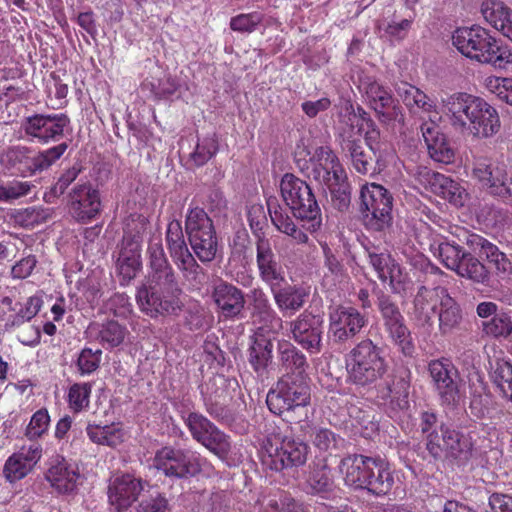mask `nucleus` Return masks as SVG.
<instances>
[{"mask_svg": "<svg viewBox=\"0 0 512 512\" xmlns=\"http://www.w3.org/2000/svg\"><path fill=\"white\" fill-rule=\"evenodd\" d=\"M410 389V372L405 370L394 377L392 382L379 385L377 398L381 404L389 406L392 410H405L409 406L408 396Z\"/></svg>", "mask_w": 512, "mask_h": 512, "instance_id": "nucleus-31", "label": "nucleus"}, {"mask_svg": "<svg viewBox=\"0 0 512 512\" xmlns=\"http://www.w3.org/2000/svg\"><path fill=\"white\" fill-rule=\"evenodd\" d=\"M393 197L382 185L367 183L360 190V213L367 229L383 231L392 221Z\"/></svg>", "mask_w": 512, "mask_h": 512, "instance_id": "nucleus-9", "label": "nucleus"}, {"mask_svg": "<svg viewBox=\"0 0 512 512\" xmlns=\"http://www.w3.org/2000/svg\"><path fill=\"white\" fill-rule=\"evenodd\" d=\"M256 265L260 279L267 284L270 289L273 286H279L285 280L282 266L277 261L276 254L272 249L269 238L260 235L256 240Z\"/></svg>", "mask_w": 512, "mask_h": 512, "instance_id": "nucleus-24", "label": "nucleus"}, {"mask_svg": "<svg viewBox=\"0 0 512 512\" xmlns=\"http://www.w3.org/2000/svg\"><path fill=\"white\" fill-rule=\"evenodd\" d=\"M277 352L279 363L285 370V375L302 377L307 379L309 367L305 354L295 347L290 341L282 339L278 341Z\"/></svg>", "mask_w": 512, "mask_h": 512, "instance_id": "nucleus-40", "label": "nucleus"}, {"mask_svg": "<svg viewBox=\"0 0 512 512\" xmlns=\"http://www.w3.org/2000/svg\"><path fill=\"white\" fill-rule=\"evenodd\" d=\"M333 481L330 471L326 465L315 469L308 479V489L312 494L320 495L322 498H329L333 491Z\"/></svg>", "mask_w": 512, "mask_h": 512, "instance_id": "nucleus-53", "label": "nucleus"}, {"mask_svg": "<svg viewBox=\"0 0 512 512\" xmlns=\"http://www.w3.org/2000/svg\"><path fill=\"white\" fill-rule=\"evenodd\" d=\"M128 334L127 328L117 321L110 320L98 327L97 339L105 349L118 347Z\"/></svg>", "mask_w": 512, "mask_h": 512, "instance_id": "nucleus-48", "label": "nucleus"}, {"mask_svg": "<svg viewBox=\"0 0 512 512\" xmlns=\"http://www.w3.org/2000/svg\"><path fill=\"white\" fill-rule=\"evenodd\" d=\"M42 456V447L38 443L23 446L13 453L5 462L3 473L9 482H16L26 477Z\"/></svg>", "mask_w": 512, "mask_h": 512, "instance_id": "nucleus-26", "label": "nucleus"}, {"mask_svg": "<svg viewBox=\"0 0 512 512\" xmlns=\"http://www.w3.org/2000/svg\"><path fill=\"white\" fill-rule=\"evenodd\" d=\"M141 238L138 235L125 236L117 259L120 284L127 285L141 269Z\"/></svg>", "mask_w": 512, "mask_h": 512, "instance_id": "nucleus-28", "label": "nucleus"}, {"mask_svg": "<svg viewBox=\"0 0 512 512\" xmlns=\"http://www.w3.org/2000/svg\"><path fill=\"white\" fill-rule=\"evenodd\" d=\"M217 151L218 143L215 135H208L199 140L195 150L190 155V159L196 166H203Z\"/></svg>", "mask_w": 512, "mask_h": 512, "instance_id": "nucleus-60", "label": "nucleus"}, {"mask_svg": "<svg viewBox=\"0 0 512 512\" xmlns=\"http://www.w3.org/2000/svg\"><path fill=\"white\" fill-rule=\"evenodd\" d=\"M480 11L484 20L499 32L512 17V9L501 0H483Z\"/></svg>", "mask_w": 512, "mask_h": 512, "instance_id": "nucleus-42", "label": "nucleus"}, {"mask_svg": "<svg viewBox=\"0 0 512 512\" xmlns=\"http://www.w3.org/2000/svg\"><path fill=\"white\" fill-rule=\"evenodd\" d=\"M280 191L286 206L301 222V227L296 225L276 197H269L266 201L271 222L279 232L290 237L295 244H306L309 237L303 228L314 233L322 225L321 211L316 198L305 181L289 173L282 177Z\"/></svg>", "mask_w": 512, "mask_h": 512, "instance_id": "nucleus-1", "label": "nucleus"}, {"mask_svg": "<svg viewBox=\"0 0 512 512\" xmlns=\"http://www.w3.org/2000/svg\"><path fill=\"white\" fill-rule=\"evenodd\" d=\"M311 390L308 379L283 375L267 394L266 403L269 410L281 415L310 404Z\"/></svg>", "mask_w": 512, "mask_h": 512, "instance_id": "nucleus-10", "label": "nucleus"}, {"mask_svg": "<svg viewBox=\"0 0 512 512\" xmlns=\"http://www.w3.org/2000/svg\"><path fill=\"white\" fill-rule=\"evenodd\" d=\"M249 299L256 328L265 327L273 335H277L283 328V321L272 308L266 293L260 288H254L250 291Z\"/></svg>", "mask_w": 512, "mask_h": 512, "instance_id": "nucleus-32", "label": "nucleus"}, {"mask_svg": "<svg viewBox=\"0 0 512 512\" xmlns=\"http://www.w3.org/2000/svg\"><path fill=\"white\" fill-rule=\"evenodd\" d=\"M46 479L57 493L64 495L77 493L83 481L78 465L64 458L56 460L49 467Z\"/></svg>", "mask_w": 512, "mask_h": 512, "instance_id": "nucleus-25", "label": "nucleus"}, {"mask_svg": "<svg viewBox=\"0 0 512 512\" xmlns=\"http://www.w3.org/2000/svg\"><path fill=\"white\" fill-rule=\"evenodd\" d=\"M50 216L49 209L33 206L24 209H18L13 214L16 224L24 228H34L44 223Z\"/></svg>", "mask_w": 512, "mask_h": 512, "instance_id": "nucleus-54", "label": "nucleus"}, {"mask_svg": "<svg viewBox=\"0 0 512 512\" xmlns=\"http://www.w3.org/2000/svg\"><path fill=\"white\" fill-rule=\"evenodd\" d=\"M421 132L431 158L440 163H451L454 151L435 120L424 122L421 125Z\"/></svg>", "mask_w": 512, "mask_h": 512, "instance_id": "nucleus-36", "label": "nucleus"}, {"mask_svg": "<svg viewBox=\"0 0 512 512\" xmlns=\"http://www.w3.org/2000/svg\"><path fill=\"white\" fill-rule=\"evenodd\" d=\"M185 230L191 248L198 259L203 263L211 262L217 253V237L213 222L204 209L189 208Z\"/></svg>", "mask_w": 512, "mask_h": 512, "instance_id": "nucleus-12", "label": "nucleus"}, {"mask_svg": "<svg viewBox=\"0 0 512 512\" xmlns=\"http://www.w3.org/2000/svg\"><path fill=\"white\" fill-rule=\"evenodd\" d=\"M266 432L267 435L260 451V458L264 466L271 470L281 471L285 468L305 464L308 455L306 443L286 435L274 424H269Z\"/></svg>", "mask_w": 512, "mask_h": 512, "instance_id": "nucleus-6", "label": "nucleus"}, {"mask_svg": "<svg viewBox=\"0 0 512 512\" xmlns=\"http://www.w3.org/2000/svg\"><path fill=\"white\" fill-rule=\"evenodd\" d=\"M68 145L65 142L39 152L33 157L27 158L28 170L31 173L43 171L52 166L66 152Z\"/></svg>", "mask_w": 512, "mask_h": 512, "instance_id": "nucleus-49", "label": "nucleus"}, {"mask_svg": "<svg viewBox=\"0 0 512 512\" xmlns=\"http://www.w3.org/2000/svg\"><path fill=\"white\" fill-rule=\"evenodd\" d=\"M70 128V119L64 113L34 114L22 123L29 140L47 144L61 140Z\"/></svg>", "mask_w": 512, "mask_h": 512, "instance_id": "nucleus-15", "label": "nucleus"}, {"mask_svg": "<svg viewBox=\"0 0 512 512\" xmlns=\"http://www.w3.org/2000/svg\"><path fill=\"white\" fill-rule=\"evenodd\" d=\"M275 337L265 327H257L254 335V341L250 348L249 362L259 376L267 372L268 365L272 361L273 343Z\"/></svg>", "mask_w": 512, "mask_h": 512, "instance_id": "nucleus-37", "label": "nucleus"}, {"mask_svg": "<svg viewBox=\"0 0 512 512\" xmlns=\"http://www.w3.org/2000/svg\"><path fill=\"white\" fill-rule=\"evenodd\" d=\"M479 385L471 391L470 411L475 417L490 418L493 411V397L486 391V386L481 379Z\"/></svg>", "mask_w": 512, "mask_h": 512, "instance_id": "nucleus-47", "label": "nucleus"}, {"mask_svg": "<svg viewBox=\"0 0 512 512\" xmlns=\"http://www.w3.org/2000/svg\"><path fill=\"white\" fill-rule=\"evenodd\" d=\"M466 132L478 139H488L495 136L501 129L498 110L483 101Z\"/></svg>", "mask_w": 512, "mask_h": 512, "instance_id": "nucleus-35", "label": "nucleus"}, {"mask_svg": "<svg viewBox=\"0 0 512 512\" xmlns=\"http://www.w3.org/2000/svg\"><path fill=\"white\" fill-rule=\"evenodd\" d=\"M185 425L194 440L205 446L219 458H224L230 451L228 436L220 431L211 421L200 413L190 412L182 415Z\"/></svg>", "mask_w": 512, "mask_h": 512, "instance_id": "nucleus-16", "label": "nucleus"}, {"mask_svg": "<svg viewBox=\"0 0 512 512\" xmlns=\"http://www.w3.org/2000/svg\"><path fill=\"white\" fill-rule=\"evenodd\" d=\"M359 89L366 95L371 107L383 121L397 118L399 108L388 88L370 76H363L359 79Z\"/></svg>", "mask_w": 512, "mask_h": 512, "instance_id": "nucleus-23", "label": "nucleus"}, {"mask_svg": "<svg viewBox=\"0 0 512 512\" xmlns=\"http://www.w3.org/2000/svg\"><path fill=\"white\" fill-rule=\"evenodd\" d=\"M483 331L493 337H509L512 334V319L504 312L495 314L483 322Z\"/></svg>", "mask_w": 512, "mask_h": 512, "instance_id": "nucleus-59", "label": "nucleus"}, {"mask_svg": "<svg viewBox=\"0 0 512 512\" xmlns=\"http://www.w3.org/2000/svg\"><path fill=\"white\" fill-rule=\"evenodd\" d=\"M490 376L503 397L512 400V364L504 359L495 360Z\"/></svg>", "mask_w": 512, "mask_h": 512, "instance_id": "nucleus-46", "label": "nucleus"}, {"mask_svg": "<svg viewBox=\"0 0 512 512\" xmlns=\"http://www.w3.org/2000/svg\"><path fill=\"white\" fill-rule=\"evenodd\" d=\"M49 425L50 415L48 410L41 408L32 415L26 427L25 435L29 440H37L48 431Z\"/></svg>", "mask_w": 512, "mask_h": 512, "instance_id": "nucleus-62", "label": "nucleus"}, {"mask_svg": "<svg viewBox=\"0 0 512 512\" xmlns=\"http://www.w3.org/2000/svg\"><path fill=\"white\" fill-rule=\"evenodd\" d=\"M91 392L92 383L82 382L71 385L67 395V402L70 410L74 413H80L88 409Z\"/></svg>", "mask_w": 512, "mask_h": 512, "instance_id": "nucleus-52", "label": "nucleus"}, {"mask_svg": "<svg viewBox=\"0 0 512 512\" xmlns=\"http://www.w3.org/2000/svg\"><path fill=\"white\" fill-rule=\"evenodd\" d=\"M484 100L472 94L458 92L443 100V107L451 125L461 132H466Z\"/></svg>", "mask_w": 512, "mask_h": 512, "instance_id": "nucleus-21", "label": "nucleus"}, {"mask_svg": "<svg viewBox=\"0 0 512 512\" xmlns=\"http://www.w3.org/2000/svg\"><path fill=\"white\" fill-rule=\"evenodd\" d=\"M471 176L493 195L507 198L512 195V181L508 179L504 165L488 157H475Z\"/></svg>", "mask_w": 512, "mask_h": 512, "instance_id": "nucleus-17", "label": "nucleus"}, {"mask_svg": "<svg viewBox=\"0 0 512 512\" xmlns=\"http://www.w3.org/2000/svg\"><path fill=\"white\" fill-rule=\"evenodd\" d=\"M422 181L437 196L448 201L456 207H462L468 200L469 194L466 188L457 180L444 174L424 169L420 172Z\"/></svg>", "mask_w": 512, "mask_h": 512, "instance_id": "nucleus-22", "label": "nucleus"}, {"mask_svg": "<svg viewBox=\"0 0 512 512\" xmlns=\"http://www.w3.org/2000/svg\"><path fill=\"white\" fill-rule=\"evenodd\" d=\"M212 299L217 306L220 316L225 319L238 317L244 308V295L240 289L221 281L213 288Z\"/></svg>", "mask_w": 512, "mask_h": 512, "instance_id": "nucleus-33", "label": "nucleus"}, {"mask_svg": "<svg viewBox=\"0 0 512 512\" xmlns=\"http://www.w3.org/2000/svg\"><path fill=\"white\" fill-rule=\"evenodd\" d=\"M68 205L71 216L87 224L101 212L100 192L90 183L77 184L69 192Z\"/></svg>", "mask_w": 512, "mask_h": 512, "instance_id": "nucleus-20", "label": "nucleus"}, {"mask_svg": "<svg viewBox=\"0 0 512 512\" xmlns=\"http://www.w3.org/2000/svg\"><path fill=\"white\" fill-rule=\"evenodd\" d=\"M484 86L500 101L512 106V78L491 75L484 79Z\"/></svg>", "mask_w": 512, "mask_h": 512, "instance_id": "nucleus-57", "label": "nucleus"}, {"mask_svg": "<svg viewBox=\"0 0 512 512\" xmlns=\"http://www.w3.org/2000/svg\"><path fill=\"white\" fill-rule=\"evenodd\" d=\"M428 372L441 404L456 407L464 398L461 379L457 368L449 358L433 359L428 363Z\"/></svg>", "mask_w": 512, "mask_h": 512, "instance_id": "nucleus-14", "label": "nucleus"}, {"mask_svg": "<svg viewBox=\"0 0 512 512\" xmlns=\"http://www.w3.org/2000/svg\"><path fill=\"white\" fill-rule=\"evenodd\" d=\"M474 442L470 434L440 425V434L429 436L427 451L435 459L447 458L458 466L465 465L473 455Z\"/></svg>", "mask_w": 512, "mask_h": 512, "instance_id": "nucleus-11", "label": "nucleus"}, {"mask_svg": "<svg viewBox=\"0 0 512 512\" xmlns=\"http://www.w3.org/2000/svg\"><path fill=\"white\" fill-rule=\"evenodd\" d=\"M453 46L466 58L497 69L512 64L511 49L480 25L459 27L452 34Z\"/></svg>", "mask_w": 512, "mask_h": 512, "instance_id": "nucleus-4", "label": "nucleus"}, {"mask_svg": "<svg viewBox=\"0 0 512 512\" xmlns=\"http://www.w3.org/2000/svg\"><path fill=\"white\" fill-rule=\"evenodd\" d=\"M386 331L393 341L398 344L405 354L412 351L410 332L404 323V317L384 324Z\"/></svg>", "mask_w": 512, "mask_h": 512, "instance_id": "nucleus-61", "label": "nucleus"}, {"mask_svg": "<svg viewBox=\"0 0 512 512\" xmlns=\"http://www.w3.org/2000/svg\"><path fill=\"white\" fill-rule=\"evenodd\" d=\"M166 243L172 259L189 251L180 221L173 220L169 222L166 231Z\"/></svg>", "mask_w": 512, "mask_h": 512, "instance_id": "nucleus-56", "label": "nucleus"}, {"mask_svg": "<svg viewBox=\"0 0 512 512\" xmlns=\"http://www.w3.org/2000/svg\"><path fill=\"white\" fill-rule=\"evenodd\" d=\"M431 251L443 265L455 271L459 276L483 283L488 278L486 267L470 253L450 242L440 241L431 244Z\"/></svg>", "mask_w": 512, "mask_h": 512, "instance_id": "nucleus-13", "label": "nucleus"}, {"mask_svg": "<svg viewBox=\"0 0 512 512\" xmlns=\"http://www.w3.org/2000/svg\"><path fill=\"white\" fill-rule=\"evenodd\" d=\"M147 252L150 271L146 282L137 290L138 307L151 318L177 314L182 307V290L160 239H152Z\"/></svg>", "mask_w": 512, "mask_h": 512, "instance_id": "nucleus-2", "label": "nucleus"}, {"mask_svg": "<svg viewBox=\"0 0 512 512\" xmlns=\"http://www.w3.org/2000/svg\"><path fill=\"white\" fill-rule=\"evenodd\" d=\"M345 362L348 379L356 385L373 384L387 371L382 349L370 339H364L353 347Z\"/></svg>", "mask_w": 512, "mask_h": 512, "instance_id": "nucleus-8", "label": "nucleus"}, {"mask_svg": "<svg viewBox=\"0 0 512 512\" xmlns=\"http://www.w3.org/2000/svg\"><path fill=\"white\" fill-rule=\"evenodd\" d=\"M368 323L365 315L352 306H337L329 311L328 333L335 342L344 343L356 336Z\"/></svg>", "mask_w": 512, "mask_h": 512, "instance_id": "nucleus-18", "label": "nucleus"}, {"mask_svg": "<svg viewBox=\"0 0 512 512\" xmlns=\"http://www.w3.org/2000/svg\"><path fill=\"white\" fill-rule=\"evenodd\" d=\"M292 339L310 354L322 349L323 317L304 311L290 322Z\"/></svg>", "mask_w": 512, "mask_h": 512, "instance_id": "nucleus-19", "label": "nucleus"}, {"mask_svg": "<svg viewBox=\"0 0 512 512\" xmlns=\"http://www.w3.org/2000/svg\"><path fill=\"white\" fill-rule=\"evenodd\" d=\"M258 504L259 512H306L302 504L283 492L264 496Z\"/></svg>", "mask_w": 512, "mask_h": 512, "instance_id": "nucleus-45", "label": "nucleus"}, {"mask_svg": "<svg viewBox=\"0 0 512 512\" xmlns=\"http://www.w3.org/2000/svg\"><path fill=\"white\" fill-rule=\"evenodd\" d=\"M264 15L255 11L247 14H239L231 18L230 27L240 33H252L262 23Z\"/></svg>", "mask_w": 512, "mask_h": 512, "instance_id": "nucleus-63", "label": "nucleus"}, {"mask_svg": "<svg viewBox=\"0 0 512 512\" xmlns=\"http://www.w3.org/2000/svg\"><path fill=\"white\" fill-rule=\"evenodd\" d=\"M102 351L84 348L77 358V367L82 376L90 375L95 372L101 363Z\"/></svg>", "mask_w": 512, "mask_h": 512, "instance_id": "nucleus-64", "label": "nucleus"}, {"mask_svg": "<svg viewBox=\"0 0 512 512\" xmlns=\"http://www.w3.org/2000/svg\"><path fill=\"white\" fill-rule=\"evenodd\" d=\"M394 483L390 465L384 459L376 457L372 466V474L369 475L364 491L373 496L382 497L392 490Z\"/></svg>", "mask_w": 512, "mask_h": 512, "instance_id": "nucleus-41", "label": "nucleus"}, {"mask_svg": "<svg viewBox=\"0 0 512 512\" xmlns=\"http://www.w3.org/2000/svg\"><path fill=\"white\" fill-rule=\"evenodd\" d=\"M376 457L353 454L339 463V471L345 484L354 490H364Z\"/></svg>", "mask_w": 512, "mask_h": 512, "instance_id": "nucleus-27", "label": "nucleus"}, {"mask_svg": "<svg viewBox=\"0 0 512 512\" xmlns=\"http://www.w3.org/2000/svg\"><path fill=\"white\" fill-rule=\"evenodd\" d=\"M173 261L190 286L193 288H199L205 283L207 278L206 273L196 262L190 251L173 258Z\"/></svg>", "mask_w": 512, "mask_h": 512, "instance_id": "nucleus-44", "label": "nucleus"}, {"mask_svg": "<svg viewBox=\"0 0 512 512\" xmlns=\"http://www.w3.org/2000/svg\"><path fill=\"white\" fill-rule=\"evenodd\" d=\"M43 300L40 296L33 295L29 297L19 308V310L10 315L6 321V328H17L33 319L40 311Z\"/></svg>", "mask_w": 512, "mask_h": 512, "instance_id": "nucleus-51", "label": "nucleus"}, {"mask_svg": "<svg viewBox=\"0 0 512 512\" xmlns=\"http://www.w3.org/2000/svg\"><path fill=\"white\" fill-rule=\"evenodd\" d=\"M295 161L304 173L326 187L333 196L338 194L341 206H348L346 174L338 157L328 146L313 149L303 142L295 150Z\"/></svg>", "mask_w": 512, "mask_h": 512, "instance_id": "nucleus-3", "label": "nucleus"}, {"mask_svg": "<svg viewBox=\"0 0 512 512\" xmlns=\"http://www.w3.org/2000/svg\"><path fill=\"white\" fill-rule=\"evenodd\" d=\"M382 282H388L391 290L395 294L406 295L412 289V281L404 269L396 263Z\"/></svg>", "mask_w": 512, "mask_h": 512, "instance_id": "nucleus-58", "label": "nucleus"}, {"mask_svg": "<svg viewBox=\"0 0 512 512\" xmlns=\"http://www.w3.org/2000/svg\"><path fill=\"white\" fill-rule=\"evenodd\" d=\"M462 241L474 253H478L481 257H485L491 264H493L499 274L507 276L512 273L511 261L498 249L496 245L489 242L484 237L464 231Z\"/></svg>", "mask_w": 512, "mask_h": 512, "instance_id": "nucleus-30", "label": "nucleus"}, {"mask_svg": "<svg viewBox=\"0 0 512 512\" xmlns=\"http://www.w3.org/2000/svg\"><path fill=\"white\" fill-rule=\"evenodd\" d=\"M343 149L349 153L353 169L362 175H366L371 168V157L365 152L360 139L347 136L343 141Z\"/></svg>", "mask_w": 512, "mask_h": 512, "instance_id": "nucleus-50", "label": "nucleus"}, {"mask_svg": "<svg viewBox=\"0 0 512 512\" xmlns=\"http://www.w3.org/2000/svg\"><path fill=\"white\" fill-rule=\"evenodd\" d=\"M414 316L421 324L431 323L437 313L439 330L442 334L451 332L461 321V310L457 302L444 287L421 286L414 298Z\"/></svg>", "mask_w": 512, "mask_h": 512, "instance_id": "nucleus-5", "label": "nucleus"}, {"mask_svg": "<svg viewBox=\"0 0 512 512\" xmlns=\"http://www.w3.org/2000/svg\"><path fill=\"white\" fill-rule=\"evenodd\" d=\"M396 92L411 113L427 114L430 121L438 118L435 99L429 97L418 87L407 82H401L396 86Z\"/></svg>", "mask_w": 512, "mask_h": 512, "instance_id": "nucleus-34", "label": "nucleus"}, {"mask_svg": "<svg viewBox=\"0 0 512 512\" xmlns=\"http://www.w3.org/2000/svg\"><path fill=\"white\" fill-rule=\"evenodd\" d=\"M173 261L190 286L193 288H199L205 283L207 278L206 273L196 262L190 251L173 258Z\"/></svg>", "mask_w": 512, "mask_h": 512, "instance_id": "nucleus-43", "label": "nucleus"}, {"mask_svg": "<svg viewBox=\"0 0 512 512\" xmlns=\"http://www.w3.org/2000/svg\"><path fill=\"white\" fill-rule=\"evenodd\" d=\"M153 465L165 476L178 479L194 477L198 474L205 477L216 475L211 462L192 449L163 447L156 452Z\"/></svg>", "mask_w": 512, "mask_h": 512, "instance_id": "nucleus-7", "label": "nucleus"}, {"mask_svg": "<svg viewBox=\"0 0 512 512\" xmlns=\"http://www.w3.org/2000/svg\"><path fill=\"white\" fill-rule=\"evenodd\" d=\"M346 123L349 126L348 136L352 139L355 136L364 135L367 146L375 152L380 133L369 114L361 107L353 109L347 114Z\"/></svg>", "mask_w": 512, "mask_h": 512, "instance_id": "nucleus-39", "label": "nucleus"}, {"mask_svg": "<svg viewBox=\"0 0 512 512\" xmlns=\"http://www.w3.org/2000/svg\"><path fill=\"white\" fill-rule=\"evenodd\" d=\"M143 490L142 481L131 474L114 478L108 488V499L116 510H125L132 505Z\"/></svg>", "mask_w": 512, "mask_h": 512, "instance_id": "nucleus-29", "label": "nucleus"}, {"mask_svg": "<svg viewBox=\"0 0 512 512\" xmlns=\"http://www.w3.org/2000/svg\"><path fill=\"white\" fill-rule=\"evenodd\" d=\"M178 87L177 81L171 76L159 80L146 79L141 85L142 90L149 91L154 99H167L176 93Z\"/></svg>", "mask_w": 512, "mask_h": 512, "instance_id": "nucleus-55", "label": "nucleus"}, {"mask_svg": "<svg viewBox=\"0 0 512 512\" xmlns=\"http://www.w3.org/2000/svg\"><path fill=\"white\" fill-rule=\"evenodd\" d=\"M274 301L284 316H292L299 311L307 301L310 291L302 285L273 286L270 289Z\"/></svg>", "mask_w": 512, "mask_h": 512, "instance_id": "nucleus-38", "label": "nucleus"}]
</instances>
